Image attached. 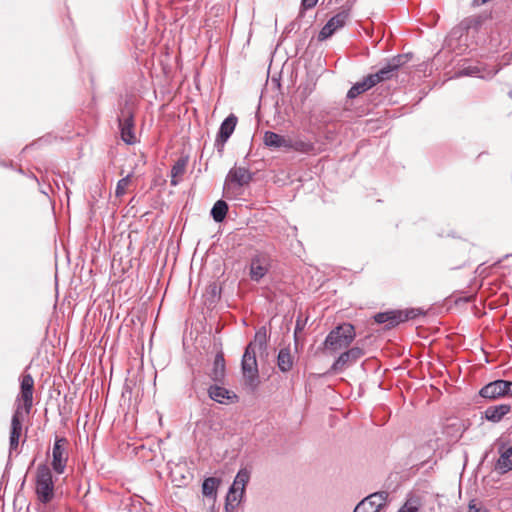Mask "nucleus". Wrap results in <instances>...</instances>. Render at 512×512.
I'll list each match as a JSON object with an SVG mask.
<instances>
[{"instance_id": "nucleus-1", "label": "nucleus", "mask_w": 512, "mask_h": 512, "mask_svg": "<svg viewBox=\"0 0 512 512\" xmlns=\"http://www.w3.org/2000/svg\"><path fill=\"white\" fill-rule=\"evenodd\" d=\"M412 54H398L386 60L375 72L356 82L346 96H359L377 85H383L397 79L400 73H405V66L411 60Z\"/></svg>"}, {"instance_id": "nucleus-2", "label": "nucleus", "mask_w": 512, "mask_h": 512, "mask_svg": "<svg viewBox=\"0 0 512 512\" xmlns=\"http://www.w3.org/2000/svg\"><path fill=\"white\" fill-rule=\"evenodd\" d=\"M33 391V377L30 374H23L20 381V393L16 399V409L11 419L10 451L16 450L18 447L24 415L29 414L33 406Z\"/></svg>"}, {"instance_id": "nucleus-3", "label": "nucleus", "mask_w": 512, "mask_h": 512, "mask_svg": "<svg viewBox=\"0 0 512 512\" xmlns=\"http://www.w3.org/2000/svg\"><path fill=\"white\" fill-rule=\"evenodd\" d=\"M266 345V332L263 328L255 334L254 341L250 342L243 354L241 367L243 376L247 383L254 387L258 383V365L256 360V349H264Z\"/></svg>"}, {"instance_id": "nucleus-4", "label": "nucleus", "mask_w": 512, "mask_h": 512, "mask_svg": "<svg viewBox=\"0 0 512 512\" xmlns=\"http://www.w3.org/2000/svg\"><path fill=\"white\" fill-rule=\"evenodd\" d=\"M356 333L353 325L344 323L331 330L323 343L324 349L330 354H334L347 348L355 339Z\"/></svg>"}, {"instance_id": "nucleus-5", "label": "nucleus", "mask_w": 512, "mask_h": 512, "mask_svg": "<svg viewBox=\"0 0 512 512\" xmlns=\"http://www.w3.org/2000/svg\"><path fill=\"white\" fill-rule=\"evenodd\" d=\"M252 174L245 167H233L229 170L224 185L223 196L229 200L237 199L243 193V187L248 185Z\"/></svg>"}, {"instance_id": "nucleus-6", "label": "nucleus", "mask_w": 512, "mask_h": 512, "mask_svg": "<svg viewBox=\"0 0 512 512\" xmlns=\"http://www.w3.org/2000/svg\"><path fill=\"white\" fill-rule=\"evenodd\" d=\"M251 473L247 468H241L236 474L226 496V512L234 511L242 502L245 495L246 485L250 480Z\"/></svg>"}, {"instance_id": "nucleus-7", "label": "nucleus", "mask_w": 512, "mask_h": 512, "mask_svg": "<svg viewBox=\"0 0 512 512\" xmlns=\"http://www.w3.org/2000/svg\"><path fill=\"white\" fill-rule=\"evenodd\" d=\"M36 494L38 499L46 504L50 502L54 496V483L50 468L41 464L36 471Z\"/></svg>"}, {"instance_id": "nucleus-8", "label": "nucleus", "mask_w": 512, "mask_h": 512, "mask_svg": "<svg viewBox=\"0 0 512 512\" xmlns=\"http://www.w3.org/2000/svg\"><path fill=\"white\" fill-rule=\"evenodd\" d=\"M118 121L121 139L126 144H134L137 138L134 131V114L131 104L126 103V106L121 110L118 116Z\"/></svg>"}, {"instance_id": "nucleus-9", "label": "nucleus", "mask_w": 512, "mask_h": 512, "mask_svg": "<svg viewBox=\"0 0 512 512\" xmlns=\"http://www.w3.org/2000/svg\"><path fill=\"white\" fill-rule=\"evenodd\" d=\"M388 496L386 491L372 493L361 500L353 512H378L387 504Z\"/></svg>"}, {"instance_id": "nucleus-10", "label": "nucleus", "mask_w": 512, "mask_h": 512, "mask_svg": "<svg viewBox=\"0 0 512 512\" xmlns=\"http://www.w3.org/2000/svg\"><path fill=\"white\" fill-rule=\"evenodd\" d=\"M480 395L487 399L512 396V382L506 380L490 382L480 390Z\"/></svg>"}, {"instance_id": "nucleus-11", "label": "nucleus", "mask_w": 512, "mask_h": 512, "mask_svg": "<svg viewBox=\"0 0 512 512\" xmlns=\"http://www.w3.org/2000/svg\"><path fill=\"white\" fill-rule=\"evenodd\" d=\"M348 18L349 10L346 9L334 15L320 30L318 40L324 41L331 37L338 29L342 28L346 24Z\"/></svg>"}, {"instance_id": "nucleus-12", "label": "nucleus", "mask_w": 512, "mask_h": 512, "mask_svg": "<svg viewBox=\"0 0 512 512\" xmlns=\"http://www.w3.org/2000/svg\"><path fill=\"white\" fill-rule=\"evenodd\" d=\"M413 311H401V310H392L386 312L377 313L374 316V320L378 324H386L387 327H394L401 322L408 320L409 318H413Z\"/></svg>"}, {"instance_id": "nucleus-13", "label": "nucleus", "mask_w": 512, "mask_h": 512, "mask_svg": "<svg viewBox=\"0 0 512 512\" xmlns=\"http://www.w3.org/2000/svg\"><path fill=\"white\" fill-rule=\"evenodd\" d=\"M65 445L66 439L59 438L56 439L52 449V467L53 470L58 474H62L66 468L68 457Z\"/></svg>"}, {"instance_id": "nucleus-14", "label": "nucleus", "mask_w": 512, "mask_h": 512, "mask_svg": "<svg viewBox=\"0 0 512 512\" xmlns=\"http://www.w3.org/2000/svg\"><path fill=\"white\" fill-rule=\"evenodd\" d=\"M364 355V350L358 346L341 353L332 365V370L341 371L349 364L355 363Z\"/></svg>"}, {"instance_id": "nucleus-15", "label": "nucleus", "mask_w": 512, "mask_h": 512, "mask_svg": "<svg viewBox=\"0 0 512 512\" xmlns=\"http://www.w3.org/2000/svg\"><path fill=\"white\" fill-rule=\"evenodd\" d=\"M237 124V117L233 114H230L221 124L218 136L216 139L217 144H221L222 146L227 142L232 133L235 130Z\"/></svg>"}, {"instance_id": "nucleus-16", "label": "nucleus", "mask_w": 512, "mask_h": 512, "mask_svg": "<svg viewBox=\"0 0 512 512\" xmlns=\"http://www.w3.org/2000/svg\"><path fill=\"white\" fill-rule=\"evenodd\" d=\"M208 393L212 400L221 404L233 402L237 398L236 394L217 384L210 386Z\"/></svg>"}, {"instance_id": "nucleus-17", "label": "nucleus", "mask_w": 512, "mask_h": 512, "mask_svg": "<svg viewBox=\"0 0 512 512\" xmlns=\"http://www.w3.org/2000/svg\"><path fill=\"white\" fill-rule=\"evenodd\" d=\"M268 271L267 259L258 255L252 258L250 264V277L252 280L259 281Z\"/></svg>"}, {"instance_id": "nucleus-18", "label": "nucleus", "mask_w": 512, "mask_h": 512, "mask_svg": "<svg viewBox=\"0 0 512 512\" xmlns=\"http://www.w3.org/2000/svg\"><path fill=\"white\" fill-rule=\"evenodd\" d=\"M264 144L273 149H280L285 148L288 149V147L291 146V140L287 139L275 132L272 131H266L264 133L263 137Z\"/></svg>"}, {"instance_id": "nucleus-19", "label": "nucleus", "mask_w": 512, "mask_h": 512, "mask_svg": "<svg viewBox=\"0 0 512 512\" xmlns=\"http://www.w3.org/2000/svg\"><path fill=\"white\" fill-rule=\"evenodd\" d=\"M510 411H511V406L509 404H500V405H495V406H489L484 411V416H485L486 420L493 422V423H498Z\"/></svg>"}, {"instance_id": "nucleus-20", "label": "nucleus", "mask_w": 512, "mask_h": 512, "mask_svg": "<svg viewBox=\"0 0 512 512\" xmlns=\"http://www.w3.org/2000/svg\"><path fill=\"white\" fill-rule=\"evenodd\" d=\"M275 110L276 115L275 118L278 122L285 121L293 110V107L290 103V98H277L275 102Z\"/></svg>"}, {"instance_id": "nucleus-21", "label": "nucleus", "mask_w": 512, "mask_h": 512, "mask_svg": "<svg viewBox=\"0 0 512 512\" xmlns=\"http://www.w3.org/2000/svg\"><path fill=\"white\" fill-rule=\"evenodd\" d=\"M495 469L501 474L512 470V446L500 450V456L496 462Z\"/></svg>"}, {"instance_id": "nucleus-22", "label": "nucleus", "mask_w": 512, "mask_h": 512, "mask_svg": "<svg viewBox=\"0 0 512 512\" xmlns=\"http://www.w3.org/2000/svg\"><path fill=\"white\" fill-rule=\"evenodd\" d=\"M225 376V360L222 354H217L214 359L210 377L215 382H221Z\"/></svg>"}, {"instance_id": "nucleus-23", "label": "nucleus", "mask_w": 512, "mask_h": 512, "mask_svg": "<svg viewBox=\"0 0 512 512\" xmlns=\"http://www.w3.org/2000/svg\"><path fill=\"white\" fill-rule=\"evenodd\" d=\"M187 160L180 158L178 159L171 169V185L176 186L181 180V177L185 173Z\"/></svg>"}, {"instance_id": "nucleus-24", "label": "nucleus", "mask_w": 512, "mask_h": 512, "mask_svg": "<svg viewBox=\"0 0 512 512\" xmlns=\"http://www.w3.org/2000/svg\"><path fill=\"white\" fill-rule=\"evenodd\" d=\"M277 365L282 372H288L292 368L293 359L289 349L283 348L279 351Z\"/></svg>"}, {"instance_id": "nucleus-25", "label": "nucleus", "mask_w": 512, "mask_h": 512, "mask_svg": "<svg viewBox=\"0 0 512 512\" xmlns=\"http://www.w3.org/2000/svg\"><path fill=\"white\" fill-rule=\"evenodd\" d=\"M497 73V70H490L488 72L484 71L480 66H468L464 68L460 74L467 76H475L479 78H491Z\"/></svg>"}, {"instance_id": "nucleus-26", "label": "nucleus", "mask_w": 512, "mask_h": 512, "mask_svg": "<svg viewBox=\"0 0 512 512\" xmlns=\"http://www.w3.org/2000/svg\"><path fill=\"white\" fill-rule=\"evenodd\" d=\"M220 480L215 477L206 478L202 484V493L206 497L215 498Z\"/></svg>"}, {"instance_id": "nucleus-27", "label": "nucleus", "mask_w": 512, "mask_h": 512, "mask_svg": "<svg viewBox=\"0 0 512 512\" xmlns=\"http://www.w3.org/2000/svg\"><path fill=\"white\" fill-rule=\"evenodd\" d=\"M228 205L223 200H218L211 210V215L216 222H222L227 214Z\"/></svg>"}, {"instance_id": "nucleus-28", "label": "nucleus", "mask_w": 512, "mask_h": 512, "mask_svg": "<svg viewBox=\"0 0 512 512\" xmlns=\"http://www.w3.org/2000/svg\"><path fill=\"white\" fill-rule=\"evenodd\" d=\"M422 507L421 499L417 496L409 497L398 512H419Z\"/></svg>"}, {"instance_id": "nucleus-29", "label": "nucleus", "mask_w": 512, "mask_h": 512, "mask_svg": "<svg viewBox=\"0 0 512 512\" xmlns=\"http://www.w3.org/2000/svg\"><path fill=\"white\" fill-rule=\"evenodd\" d=\"M264 91L266 93L283 94L281 92L280 76H272L267 80Z\"/></svg>"}, {"instance_id": "nucleus-30", "label": "nucleus", "mask_w": 512, "mask_h": 512, "mask_svg": "<svg viewBox=\"0 0 512 512\" xmlns=\"http://www.w3.org/2000/svg\"><path fill=\"white\" fill-rule=\"evenodd\" d=\"M131 177L132 173L128 174L127 176L123 177L117 182L115 195L116 197H122L126 194V191L131 183Z\"/></svg>"}, {"instance_id": "nucleus-31", "label": "nucleus", "mask_w": 512, "mask_h": 512, "mask_svg": "<svg viewBox=\"0 0 512 512\" xmlns=\"http://www.w3.org/2000/svg\"><path fill=\"white\" fill-rule=\"evenodd\" d=\"M288 149H293L302 153H310L314 150V146L310 142L299 140L295 142L291 141V146L288 147Z\"/></svg>"}, {"instance_id": "nucleus-32", "label": "nucleus", "mask_w": 512, "mask_h": 512, "mask_svg": "<svg viewBox=\"0 0 512 512\" xmlns=\"http://www.w3.org/2000/svg\"><path fill=\"white\" fill-rule=\"evenodd\" d=\"M318 0H302L301 7L303 10L311 9L317 4Z\"/></svg>"}, {"instance_id": "nucleus-33", "label": "nucleus", "mask_w": 512, "mask_h": 512, "mask_svg": "<svg viewBox=\"0 0 512 512\" xmlns=\"http://www.w3.org/2000/svg\"><path fill=\"white\" fill-rule=\"evenodd\" d=\"M469 512H489L486 508L478 507L473 501L469 503Z\"/></svg>"}]
</instances>
